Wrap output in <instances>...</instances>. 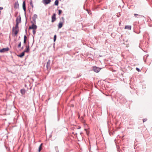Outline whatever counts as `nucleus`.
Instances as JSON below:
<instances>
[{
    "instance_id": "obj_1",
    "label": "nucleus",
    "mask_w": 152,
    "mask_h": 152,
    "mask_svg": "<svg viewBox=\"0 0 152 152\" xmlns=\"http://www.w3.org/2000/svg\"><path fill=\"white\" fill-rule=\"evenodd\" d=\"M61 21H60L58 25V28H61L63 26V23H64V19L63 17L61 18Z\"/></svg>"
},
{
    "instance_id": "obj_2",
    "label": "nucleus",
    "mask_w": 152,
    "mask_h": 152,
    "mask_svg": "<svg viewBox=\"0 0 152 152\" xmlns=\"http://www.w3.org/2000/svg\"><path fill=\"white\" fill-rule=\"evenodd\" d=\"M101 69V68H100L96 66L93 67V70L96 73L99 72Z\"/></svg>"
},
{
    "instance_id": "obj_3",
    "label": "nucleus",
    "mask_w": 152,
    "mask_h": 152,
    "mask_svg": "<svg viewBox=\"0 0 152 152\" xmlns=\"http://www.w3.org/2000/svg\"><path fill=\"white\" fill-rule=\"evenodd\" d=\"M32 22V23H33V24H32V25L31 26H30L29 27V29H33V30L34 29L36 30L37 28V26L34 24V23H34V22Z\"/></svg>"
},
{
    "instance_id": "obj_4",
    "label": "nucleus",
    "mask_w": 152,
    "mask_h": 152,
    "mask_svg": "<svg viewBox=\"0 0 152 152\" xmlns=\"http://www.w3.org/2000/svg\"><path fill=\"white\" fill-rule=\"evenodd\" d=\"M56 13H54L51 17V22L53 23L56 20Z\"/></svg>"
},
{
    "instance_id": "obj_5",
    "label": "nucleus",
    "mask_w": 152,
    "mask_h": 152,
    "mask_svg": "<svg viewBox=\"0 0 152 152\" xmlns=\"http://www.w3.org/2000/svg\"><path fill=\"white\" fill-rule=\"evenodd\" d=\"M9 50L8 48H3L0 50V53H4L8 51Z\"/></svg>"
},
{
    "instance_id": "obj_6",
    "label": "nucleus",
    "mask_w": 152,
    "mask_h": 152,
    "mask_svg": "<svg viewBox=\"0 0 152 152\" xmlns=\"http://www.w3.org/2000/svg\"><path fill=\"white\" fill-rule=\"evenodd\" d=\"M23 9L24 11L25 15L26 14V4L25 1H23Z\"/></svg>"
},
{
    "instance_id": "obj_7",
    "label": "nucleus",
    "mask_w": 152,
    "mask_h": 152,
    "mask_svg": "<svg viewBox=\"0 0 152 152\" xmlns=\"http://www.w3.org/2000/svg\"><path fill=\"white\" fill-rule=\"evenodd\" d=\"M16 23H17L18 24L21 22V18L20 15L19 18H17L16 20Z\"/></svg>"
},
{
    "instance_id": "obj_8",
    "label": "nucleus",
    "mask_w": 152,
    "mask_h": 152,
    "mask_svg": "<svg viewBox=\"0 0 152 152\" xmlns=\"http://www.w3.org/2000/svg\"><path fill=\"white\" fill-rule=\"evenodd\" d=\"M37 16L36 14H34L33 15V17H32V19L34 22L35 23H36V18H37Z\"/></svg>"
},
{
    "instance_id": "obj_9",
    "label": "nucleus",
    "mask_w": 152,
    "mask_h": 152,
    "mask_svg": "<svg viewBox=\"0 0 152 152\" xmlns=\"http://www.w3.org/2000/svg\"><path fill=\"white\" fill-rule=\"evenodd\" d=\"M14 7L16 9L19 8V5L18 2H15L14 4Z\"/></svg>"
},
{
    "instance_id": "obj_10",
    "label": "nucleus",
    "mask_w": 152,
    "mask_h": 152,
    "mask_svg": "<svg viewBox=\"0 0 152 152\" xmlns=\"http://www.w3.org/2000/svg\"><path fill=\"white\" fill-rule=\"evenodd\" d=\"M50 60H49L47 63L46 66L47 69L50 68Z\"/></svg>"
},
{
    "instance_id": "obj_11",
    "label": "nucleus",
    "mask_w": 152,
    "mask_h": 152,
    "mask_svg": "<svg viewBox=\"0 0 152 152\" xmlns=\"http://www.w3.org/2000/svg\"><path fill=\"white\" fill-rule=\"evenodd\" d=\"M18 24L17 23H16V25L15 27H13L12 28V31H15V30L16 29H18Z\"/></svg>"
},
{
    "instance_id": "obj_12",
    "label": "nucleus",
    "mask_w": 152,
    "mask_h": 152,
    "mask_svg": "<svg viewBox=\"0 0 152 152\" xmlns=\"http://www.w3.org/2000/svg\"><path fill=\"white\" fill-rule=\"evenodd\" d=\"M51 2L50 0H44V4H47Z\"/></svg>"
},
{
    "instance_id": "obj_13",
    "label": "nucleus",
    "mask_w": 152,
    "mask_h": 152,
    "mask_svg": "<svg viewBox=\"0 0 152 152\" xmlns=\"http://www.w3.org/2000/svg\"><path fill=\"white\" fill-rule=\"evenodd\" d=\"M132 28V26H126L124 28L125 29H127L128 30H130Z\"/></svg>"
},
{
    "instance_id": "obj_14",
    "label": "nucleus",
    "mask_w": 152,
    "mask_h": 152,
    "mask_svg": "<svg viewBox=\"0 0 152 152\" xmlns=\"http://www.w3.org/2000/svg\"><path fill=\"white\" fill-rule=\"evenodd\" d=\"M26 49L24 52V53H25V52L28 53L29 52V46L28 45V46H26Z\"/></svg>"
},
{
    "instance_id": "obj_15",
    "label": "nucleus",
    "mask_w": 152,
    "mask_h": 152,
    "mask_svg": "<svg viewBox=\"0 0 152 152\" xmlns=\"http://www.w3.org/2000/svg\"><path fill=\"white\" fill-rule=\"evenodd\" d=\"M25 55V53L24 52H22L18 56L20 58L23 57Z\"/></svg>"
},
{
    "instance_id": "obj_16",
    "label": "nucleus",
    "mask_w": 152,
    "mask_h": 152,
    "mask_svg": "<svg viewBox=\"0 0 152 152\" xmlns=\"http://www.w3.org/2000/svg\"><path fill=\"white\" fill-rule=\"evenodd\" d=\"M20 92L22 94H24L26 92V91L24 89H21L20 90Z\"/></svg>"
},
{
    "instance_id": "obj_17",
    "label": "nucleus",
    "mask_w": 152,
    "mask_h": 152,
    "mask_svg": "<svg viewBox=\"0 0 152 152\" xmlns=\"http://www.w3.org/2000/svg\"><path fill=\"white\" fill-rule=\"evenodd\" d=\"M26 39H27V37L26 35H25L24 36V41H23V42L24 44H25L26 42Z\"/></svg>"
},
{
    "instance_id": "obj_18",
    "label": "nucleus",
    "mask_w": 152,
    "mask_h": 152,
    "mask_svg": "<svg viewBox=\"0 0 152 152\" xmlns=\"http://www.w3.org/2000/svg\"><path fill=\"white\" fill-rule=\"evenodd\" d=\"M58 0H56L54 3V4L56 6H58Z\"/></svg>"
},
{
    "instance_id": "obj_19",
    "label": "nucleus",
    "mask_w": 152,
    "mask_h": 152,
    "mask_svg": "<svg viewBox=\"0 0 152 152\" xmlns=\"http://www.w3.org/2000/svg\"><path fill=\"white\" fill-rule=\"evenodd\" d=\"M42 144H41L39 146V152L40 151L42 150Z\"/></svg>"
},
{
    "instance_id": "obj_20",
    "label": "nucleus",
    "mask_w": 152,
    "mask_h": 152,
    "mask_svg": "<svg viewBox=\"0 0 152 152\" xmlns=\"http://www.w3.org/2000/svg\"><path fill=\"white\" fill-rule=\"evenodd\" d=\"M30 4L31 5V6L32 8H33L34 7V5L32 3V0H30Z\"/></svg>"
},
{
    "instance_id": "obj_21",
    "label": "nucleus",
    "mask_w": 152,
    "mask_h": 152,
    "mask_svg": "<svg viewBox=\"0 0 152 152\" xmlns=\"http://www.w3.org/2000/svg\"><path fill=\"white\" fill-rule=\"evenodd\" d=\"M55 149L56 151V152H59V150L58 146L55 147Z\"/></svg>"
},
{
    "instance_id": "obj_22",
    "label": "nucleus",
    "mask_w": 152,
    "mask_h": 152,
    "mask_svg": "<svg viewBox=\"0 0 152 152\" xmlns=\"http://www.w3.org/2000/svg\"><path fill=\"white\" fill-rule=\"evenodd\" d=\"M13 31L14 32V34L15 35H16L18 32V31L15 30V31Z\"/></svg>"
},
{
    "instance_id": "obj_23",
    "label": "nucleus",
    "mask_w": 152,
    "mask_h": 152,
    "mask_svg": "<svg viewBox=\"0 0 152 152\" xmlns=\"http://www.w3.org/2000/svg\"><path fill=\"white\" fill-rule=\"evenodd\" d=\"M134 15L135 16V17H136L137 18H138L139 16H140V15H139L137 14H134Z\"/></svg>"
},
{
    "instance_id": "obj_24",
    "label": "nucleus",
    "mask_w": 152,
    "mask_h": 152,
    "mask_svg": "<svg viewBox=\"0 0 152 152\" xmlns=\"http://www.w3.org/2000/svg\"><path fill=\"white\" fill-rule=\"evenodd\" d=\"M56 39V35H54L53 37V41L55 42Z\"/></svg>"
},
{
    "instance_id": "obj_25",
    "label": "nucleus",
    "mask_w": 152,
    "mask_h": 152,
    "mask_svg": "<svg viewBox=\"0 0 152 152\" xmlns=\"http://www.w3.org/2000/svg\"><path fill=\"white\" fill-rule=\"evenodd\" d=\"M36 32V31L35 30V29H34L33 30V34L34 36L35 35Z\"/></svg>"
},
{
    "instance_id": "obj_26",
    "label": "nucleus",
    "mask_w": 152,
    "mask_h": 152,
    "mask_svg": "<svg viewBox=\"0 0 152 152\" xmlns=\"http://www.w3.org/2000/svg\"><path fill=\"white\" fill-rule=\"evenodd\" d=\"M62 12V11L61 10H58V15H60Z\"/></svg>"
},
{
    "instance_id": "obj_27",
    "label": "nucleus",
    "mask_w": 152,
    "mask_h": 152,
    "mask_svg": "<svg viewBox=\"0 0 152 152\" xmlns=\"http://www.w3.org/2000/svg\"><path fill=\"white\" fill-rule=\"evenodd\" d=\"M136 69L138 72H140L141 71L140 69L137 67L136 68Z\"/></svg>"
},
{
    "instance_id": "obj_28",
    "label": "nucleus",
    "mask_w": 152,
    "mask_h": 152,
    "mask_svg": "<svg viewBox=\"0 0 152 152\" xmlns=\"http://www.w3.org/2000/svg\"><path fill=\"white\" fill-rule=\"evenodd\" d=\"M21 42H20L18 45V48H19L21 46Z\"/></svg>"
},
{
    "instance_id": "obj_29",
    "label": "nucleus",
    "mask_w": 152,
    "mask_h": 152,
    "mask_svg": "<svg viewBox=\"0 0 152 152\" xmlns=\"http://www.w3.org/2000/svg\"><path fill=\"white\" fill-rule=\"evenodd\" d=\"M147 120V119L145 118L143 120V122H144L145 121H146Z\"/></svg>"
},
{
    "instance_id": "obj_30",
    "label": "nucleus",
    "mask_w": 152,
    "mask_h": 152,
    "mask_svg": "<svg viewBox=\"0 0 152 152\" xmlns=\"http://www.w3.org/2000/svg\"><path fill=\"white\" fill-rule=\"evenodd\" d=\"M145 57L144 56L143 58V59L144 62H145L146 61V59H145Z\"/></svg>"
},
{
    "instance_id": "obj_31",
    "label": "nucleus",
    "mask_w": 152,
    "mask_h": 152,
    "mask_svg": "<svg viewBox=\"0 0 152 152\" xmlns=\"http://www.w3.org/2000/svg\"><path fill=\"white\" fill-rule=\"evenodd\" d=\"M3 9V7H0V10H2Z\"/></svg>"
},
{
    "instance_id": "obj_32",
    "label": "nucleus",
    "mask_w": 152,
    "mask_h": 152,
    "mask_svg": "<svg viewBox=\"0 0 152 152\" xmlns=\"http://www.w3.org/2000/svg\"><path fill=\"white\" fill-rule=\"evenodd\" d=\"M138 65V64H134V66H135V65Z\"/></svg>"
},
{
    "instance_id": "obj_33",
    "label": "nucleus",
    "mask_w": 152,
    "mask_h": 152,
    "mask_svg": "<svg viewBox=\"0 0 152 152\" xmlns=\"http://www.w3.org/2000/svg\"><path fill=\"white\" fill-rule=\"evenodd\" d=\"M26 33H27V30H26Z\"/></svg>"
},
{
    "instance_id": "obj_34",
    "label": "nucleus",
    "mask_w": 152,
    "mask_h": 152,
    "mask_svg": "<svg viewBox=\"0 0 152 152\" xmlns=\"http://www.w3.org/2000/svg\"><path fill=\"white\" fill-rule=\"evenodd\" d=\"M23 47H22V48L21 49H23Z\"/></svg>"
},
{
    "instance_id": "obj_35",
    "label": "nucleus",
    "mask_w": 152,
    "mask_h": 152,
    "mask_svg": "<svg viewBox=\"0 0 152 152\" xmlns=\"http://www.w3.org/2000/svg\"><path fill=\"white\" fill-rule=\"evenodd\" d=\"M130 87H131V88H132V87H131V86H130Z\"/></svg>"
},
{
    "instance_id": "obj_36",
    "label": "nucleus",
    "mask_w": 152,
    "mask_h": 152,
    "mask_svg": "<svg viewBox=\"0 0 152 152\" xmlns=\"http://www.w3.org/2000/svg\"><path fill=\"white\" fill-rule=\"evenodd\" d=\"M44 1V0H43Z\"/></svg>"
}]
</instances>
